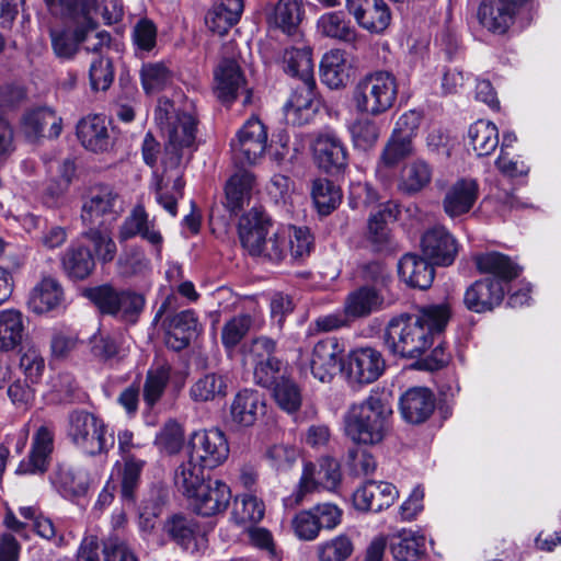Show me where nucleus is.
<instances>
[{"instance_id":"1","label":"nucleus","mask_w":561,"mask_h":561,"mask_svg":"<svg viewBox=\"0 0 561 561\" xmlns=\"http://www.w3.org/2000/svg\"><path fill=\"white\" fill-rule=\"evenodd\" d=\"M169 100L160 101L156 121L167 138L162 158L163 172L154 183L156 201L172 217L178 214V201L183 197L184 161L191 158L196 122L187 113H176Z\"/></svg>"},{"instance_id":"2","label":"nucleus","mask_w":561,"mask_h":561,"mask_svg":"<svg viewBox=\"0 0 561 561\" xmlns=\"http://www.w3.org/2000/svg\"><path fill=\"white\" fill-rule=\"evenodd\" d=\"M451 317L447 304L423 307L417 313H402L388 322L383 343L389 352L407 358L420 357L442 333Z\"/></svg>"},{"instance_id":"3","label":"nucleus","mask_w":561,"mask_h":561,"mask_svg":"<svg viewBox=\"0 0 561 561\" xmlns=\"http://www.w3.org/2000/svg\"><path fill=\"white\" fill-rule=\"evenodd\" d=\"M391 415L388 402L380 393L373 392L348 409L344 419L346 435L356 444H378L389 431Z\"/></svg>"},{"instance_id":"4","label":"nucleus","mask_w":561,"mask_h":561,"mask_svg":"<svg viewBox=\"0 0 561 561\" xmlns=\"http://www.w3.org/2000/svg\"><path fill=\"white\" fill-rule=\"evenodd\" d=\"M398 90L397 78L391 72L378 70L357 81L353 89L352 101L358 113L377 117L393 107Z\"/></svg>"},{"instance_id":"5","label":"nucleus","mask_w":561,"mask_h":561,"mask_svg":"<svg viewBox=\"0 0 561 561\" xmlns=\"http://www.w3.org/2000/svg\"><path fill=\"white\" fill-rule=\"evenodd\" d=\"M62 3L69 8V12L64 14L76 25V28L73 31L51 30L50 38L56 56L70 59L78 51L79 44L96 28L95 15L101 5H96L95 0H62Z\"/></svg>"},{"instance_id":"6","label":"nucleus","mask_w":561,"mask_h":561,"mask_svg":"<svg viewBox=\"0 0 561 561\" xmlns=\"http://www.w3.org/2000/svg\"><path fill=\"white\" fill-rule=\"evenodd\" d=\"M106 434L107 425L94 413L78 409L68 414L66 436L82 453L89 456L107 454L114 445V438Z\"/></svg>"},{"instance_id":"7","label":"nucleus","mask_w":561,"mask_h":561,"mask_svg":"<svg viewBox=\"0 0 561 561\" xmlns=\"http://www.w3.org/2000/svg\"><path fill=\"white\" fill-rule=\"evenodd\" d=\"M342 479L340 465L333 458H322L318 465L306 462L296 491L285 500V505H299L305 496L321 489L334 491Z\"/></svg>"},{"instance_id":"8","label":"nucleus","mask_w":561,"mask_h":561,"mask_svg":"<svg viewBox=\"0 0 561 561\" xmlns=\"http://www.w3.org/2000/svg\"><path fill=\"white\" fill-rule=\"evenodd\" d=\"M232 158L241 167L252 165L261 159L267 147V130L255 117L248 119L230 142Z\"/></svg>"},{"instance_id":"9","label":"nucleus","mask_w":561,"mask_h":561,"mask_svg":"<svg viewBox=\"0 0 561 561\" xmlns=\"http://www.w3.org/2000/svg\"><path fill=\"white\" fill-rule=\"evenodd\" d=\"M119 194L104 183L90 186L83 197L81 219L85 226H101L106 217L116 218L122 208Z\"/></svg>"},{"instance_id":"10","label":"nucleus","mask_w":561,"mask_h":561,"mask_svg":"<svg viewBox=\"0 0 561 561\" xmlns=\"http://www.w3.org/2000/svg\"><path fill=\"white\" fill-rule=\"evenodd\" d=\"M188 449V455L207 469L217 468L229 456L228 440L224 432L218 428L194 433Z\"/></svg>"},{"instance_id":"11","label":"nucleus","mask_w":561,"mask_h":561,"mask_svg":"<svg viewBox=\"0 0 561 561\" xmlns=\"http://www.w3.org/2000/svg\"><path fill=\"white\" fill-rule=\"evenodd\" d=\"M421 250L432 264L449 266L454 263L459 244L457 239L440 225L428 228L421 238Z\"/></svg>"},{"instance_id":"12","label":"nucleus","mask_w":561,"mask_h":561,"mask_svg":"<svg viewBox=\"0 0 561 561\" xmlns=\"http://www.w3.org/2000/svg\"><path fill=\"white\" fill-rule=\"evenodd\" d=\"M344 345L334 336L318 341L311 352L310 369L314 378L329 382L341 369Z\"/></svg>"},{"instance_id":"13","label":"nucleus","mask_w":561,"mask_h":561,"mask_svg":"<svg viewBox=\"0 0 561 561\" xmlns=\"http://www.w3.org/2000/svg\"><path fill=\"white\" fill-rule=\"evenodd\" d=\"M272 226L271 219L261 208L253 207L239 220V239L251 256H260Z\"/></svg>"},{"instance_id":"14","label":"nucleus","mask_w":561,"mask_h":561,"mask_svg":"<svg viewBox=\"0 0 561 561\" xmlns=\"http://www.w3.org/2000/svg\"><path fill=\"white\" fill-rule=\"evenodd\" d=\"M386 360L382 354L374 347H359L352 351L347 357V376L357 383H371L385 371Z\"/></svg>"},{"instance_id":"15","label":"nucleus","mask_w":561,"mask_h":561,"mask_svg":"<svg viewBox=\"0 0 561 561\" xmlns=\"http://www.w3.org/2000/svg\"><path fill=\"white\" fill-rule=\"evenodd\" d=\"M346 9L370 33H382L390 24V10L383 0H346Z\"/></svg>"},{"instance_id":"16","label":"nucleus","mask_w":561,"mask_h":561,"mask_svg":"<svg viewBox=\"0 0 561 561\" xmlns=\"http://www.w3.org/2000/svg\"><path fill=\"white\" fill-rule=\"evenodd\" d=\"M399 497L398 489L385 481H367L353 494L356 510L378 513L389 508Z\"/></svg>"},{"instance_id":"17","label":"nucleus","mask_w":561,"mask_h":561,"mask_svg":"<svg viewBox=\"0 0 561 561\" xmlns=\"http://www.w3.org/2000/svg\"><path fill=\"white\" fill-rule=\"evenodd\" d=\"M245 77L240 65L230 58L222 59L214 70V93L224 104H231L241 89Z\"/></svg>"},{"instance_id":"18","label":"nucleus","mask_w":561,"mask_h":561,"mask_svg":"<svg viewBox=\"0 0 561 561\" xmlns=\"http://www.w3.org/2000/svg\"><path fill=\"white\" fill-rule=\"evenodd\" d=\"M54 428L41 425L33 436L32 449L26 460L16 468L18 474L44 473L48 468V459L54 449Z\"/></svg>"},{"instance_id":"19","label":"nucleus","mask_w":561,"mask_h":561,"mask_svg":"<svg viewBox=\"0 0 561 561\" xmlns=\"http://www.w3.org/2000/svg\"><path fill=\"white\" fill-rule=\"evenodd\" d=\"M61 118L49 107H37L26 112L21 119L24 136L35 141L42 137L56 138L61 133Z\"/></svg>"},{"instance_id":"20","label":"nucleus","mask_w":561,"mask_h":561,"mask_svg":"<svg viewBox=\"0 0 561 561\" xmlns=\"http://www.w3.org/2000/svg\"><path fill=\"white\" fill-rule=\"evenodd\" d=\"M526 0H484L479 7L478 18L486 30L503 34L513 21L516 9Z\"/></svg>"},{"instance_id":"21","label":"nucleus","mask_w":561,"mask_h":561,"mask_svg":"<svg viewBox=\"0 0 561 561\" xmlns=\"http://www.w3.org/2000/svg\"><path fill=\"white\" fill-rule=\"evenodd\" d=\"M192 499L197 514L214 516L227 510L231 500V491L220 480H208Z\"/></svg>"},{"instance_id":"22","label":"nucleus","mask_w":561,"mask_h":561,"mask_svg":"<svg viewBox=\"0 0 561 561\" xmlns=\"http://www.w3.org/2000/svg\"><path fill=\"white\" fill-rule=\"evenodd\" d=\"M435 410V396L424 387H414L407 390L400 399L402 417L411 424L425 422Z\"/></svg>"},{"instance_id":"23","label":"nucleus","mask_w":561,"mask_h":561,"mask_svg":"<svg viewBox=\"0 0 561 561\" xmlns=\"http://www.w3.org/2000/svg\"><path fill=\"white\" fill-rule=\"evenodd\" d=\"M504 298V288L500 280L484 278L474 282L465 293L467 308L474 312L490 311Z\"/></svg>"},{"instance_id":"24","label":"nucleus","mask_w":561,"mask_h":561,"mask_svg":"<svg viewBox=\"0 0 561 561\" xmlns=\"http://www.w3.org/2000/svg\"><path fill=\"white\" fill-rule=\"evenodd\" d=\"M199 331L193 310H184L167 319L165 344L174 351L184 350Z\"/></svg>"},{"instance_id":"25","label":"nucleus","mask_w":561,"mask_h":561,"mask_svg":"<svg viewBox=\"0 0 561 561\" xmlns=\"http://www.w3.org/2000/svg\"><path fill=\"white\" fill-rule=\"evenodd\" d=\"M263 396L252 389L239 391L230 405V417L239 426L249 427L265 414Z\"/></svg>"},{"instance_id":"26","label":"nucleus","mask_w":561,"mask_h":561,"mask_svg":"<svg viewBox=\"0 0 561 561\" xmlns=\"http://www.w3.org/2000/svg\"><path fill=\"white\" fill-rule=\"evenodd\" d=\"M479 185L473 179H460L446 192L443 208L446 215L455 218L468 213L477 202Z\"/></svg>"},{"instance_id":"27","label":"nucleus","mask_w":561,"mask_h":561,"mask_svg":"<svg viewBox=\"0 0 561 561\" xmlns=\"http://www.w3.org/2000/svg\"><path fill=\"white\" fill-rule=\"evenodd\" d=\"M313 158L317 165L328 173H335L347 164V151L334 135H321L313 144Z\"/></svg>"},{"instance_id":"28","label":"nucleus","mask_w":561,"mask_h":561,"mask_svg":"<svg viewBox=\"0 0 561 561\" xmlns=\"http://www.w3.org/2000/svg\"><path fill=\"white\" fill-rule=\"evenodd\" d=\"M64 301V289L60 283L50 276L42 278L31 290L27 299L28 309L43 314L56 310Z\"/></svg>"},{"instance_id":"29","label":"nucleus","mask_w":561,"mask_h":561,"mask_svg":"<svg viewBox=\"0 0 561 561\" xmlns=\"http://www.w3.org/2000/svg\"><path fill=\"white\" fill-rule=\"evenodd\" d=\"M431 261L413 253L404 254L398 263L399 276L413 288L427 289L435 276Z\"/></svg>"},{"instance_id":"30","label":"nucleus","mask_w":561,"mask_h":561,"mask_svg":"<svg viewBox=\"0 0 561 561\" xmlns=\"http://www.w3.org/2000/svg\"><path fill=\"white\" fill-rule=\"evenodd\" d=\"M383 298L379 290L368 285L360 286L347 294L343 309L351 321L366 318L382 307Z\"/></svg>"},{"instance_id":"31","label":"nucleus","mask_w":561,"mask_h":561,"mask_svg":"<svg viewBox=\"0 0 561 561\" xmlns=\"http://www.w3.org/2000/svg\"><path fill=\"white\" fill-rule=\"evenodd\" d=\"M140 236L152 245H161L162 236L148 219L144 206H136L129 216L125 218L118 230V240L121 242Z\"/></svg>"},{"instance_id":"32","label":"nucleus","mask_w":561,"mask_h":561,"mask_svg":"<svg viewBox=\"0 0 561 561\" xmlns=\"http://www.w3.org/2000/svg\"><path fill=\"white\" fill-rule=\"evenodd\" d=\"M314 79L310 81L299 80L294 87L293 93L285 104L286 115L291 117L294 123L305 124L311 118L314 112Z\"/></svg>"},{"instance_id":"33","label":"nucleus","mask_w":561,"mask_h":561,"mask_svg":"<svg viewBox=\"0 0 561 561\" xmlns=\"http://www.w3.org/2000/svg\"><path fill=\"white\" fill-rule=\"evenodd\" d=\"M77 136L81 145L90 151L103 152L110 146V135L106 118L101 115H90L77 125Z\"/></svg>"},{"instance_id":"34","label":"nucleus","mask_w":561,"mask_h":561,"mask_svg":"<svg viewBox=\"0 0 561 561\" xmlns=\"http://www.w3.org/2000/svg\"><path fill=\"white\" fill-rule=\"evenodd\" d=\"M162 530L170 540L176 542L184 550L191 552L198 550V526L194 519L182 514H173L163 522ZM199 540L203 541L204 538L201 537Z\"/></svg>"},{"instance_id":"35","label":"nucleus","mask_w":561,"mask_h":561,"mask_svg":"<svg viewBox=\"0 0 561 561\" xmlns=\"http://www.w3.org/2000/svg\"><path fill=\"white\" fill-rule=\"evenodd\" d=\"M474 263L480 273L493 275L501 284L513 280L522 271L508 255L496 251L477 254Z\"/></svg>"},{"instance_id":"36","label":"nucleus","mask_w":561,"mask_h":561,"mask_svg":"<svg viewBox=\"0 0 561 561\" xmlns=\"http://www.w3.org/2000/svg\"><path fill=\"white\" fill-rule=\"evenodd\" d=\"M242 12V0H220L208 11L205 23L213 33L222 36L239 22Z\"/></svg>"},{"instance_id":"37","label":"nucleus","mask_w":561,"mask_h":561,"mask_svg":"<svg viewBox=\"0 0 561 561\" xmlns=\"http://www.w3.org/2000/svg\"><path fill=\"white\" fill-rule=\"evenodd\" d=\"M254 184V175L247 171L236 173L228 180L225 187V205L230 213L237 214L245 205H249Z\"/></svg>"},{"instance_id":"38","label":"nucleus","mask_w":561,"mask_h":561,"mask_svg":"<svg viewBox=\"0 0 561 561\" xmlns=\"http://www.w3.org/2000/svg\"><path fill=\"white\" fill-rule=\"evenodd\" d=\"M61 265L69 278L82 280L93 272L95 262L89 248L71 244L61 256Z\"/></svg>"},{"instance_id":"39","label":"nucleus","mask_w":561,"mask_h":561,"mask_svg":"<svg viewBox=\"0 0 561 561\" xmlns=\"http://www.w3.org/2000/svg\"><path fill=\"white\" fill-rule=\"evenodd\" d=\"M55 484L65 497H80L88 493L90 477L83 468L64 465L58 467Z\"/></svg>"},{"instance_id":"40","label":"nucleus","mask_w":561,"mask_h":561,"mask_svg":"<svg viewBox=\"0 0 561 561\" xmlns=\"http://www.w3.org/2000/svg\"><path fill=\"white\" fill-rule=\"evenodd\" d=\"M322 82L331 89L343 87L348 79V65L346 54L341 49H331L325 53L320 64Z\"/></svg>"},{"instance_id":"41","label":"nucleus","mask_w":561,"mask_h":561,"mask_svg":"<svg viewBox=\"0 0 561 561\" xmlns=\"http://www.w3.org/2000/svg\"><path fill=\"white\" fill-rule=\"evenodd\" d=\"M202 465L188 455V459L182 462L174 472V484L180 492L192 499L198 490L207 482L205 469Z\"/></svg>"},{"instance_id":"42","label":"nucleus","mask_w":561,"mask_h":561,"mask_svg":"<svg viewBox=\"0 0 561 561\" xmlns=\"http://www.w3.org/2000/svg\"><path fill=\"white\" fill-rule=\"evenodd\" d=\"M284 70L298 80H313L311 48L305 44L286 48L283 55Z\"/></svg>"},{"instance_id":"43","label":"nucleus","mask_w":561,"mask_h":561,"mask_svg":"<svg viewBox=\"0 0 561 561\" xmlns=\"http://www.w3.org/2000/svg\"><path fill=\"white\" fill-rule=\"evenodd\" d=\"M425 550L424 536L403 529L392 538L390 551L397 561H416Z\"/></svg>"},{"instance_id":"44","label":"nucleus","mask_w":561,"mask_h":561,"mask_svg":"<svg viewBox=\"0 0 561 561\" xmlns=\"http://www.w3.org/2000/svg\"><path fill=\"white\" fill-rule=\"evenodd\" d=\"M431 180V167L423 160H414L402 168L398 188L405 194H415L427 186Z\"/></svg>"},{"instance_id":"45","label":"nucleus","mask_w":561,"mask_h":561,"mask_svg":"<svg viewBox=\"0 0 561 561\" xmlns=\"http://www.w3.org/2000/svg\"><path fill=\"white\" fill-rule=\"evenodd\" d=\"M171 370L168 363H159L147 371L142 396L148 408H153L162 398L170 381Z\"/></svg>"},{"instance_id":"46","label":"nucleus","mask_w":561,"mask_h":561,"mask_svg":"<svg viewBox=\"0 0 561 561\" xmlns=\"http://www.w3.org/2000/svg\"><path fill=\"white\" fill-rule=\"evenodd\" d=\"M318 31L325 37L334 38L345 43H354L357 39V32L343 12H329L318 20Z\"/></svg>"},{"instance_id":"47","label":"nucleus","mask_w":561,"mask_h":561,"mask_svg":"<svg viewBox=\"0 0 561 561\" xmlns=\"http://www.w3.org/2000/svg\"><path fill=\"white\" fill-rule=\"evenodd\" d=\"M468 137L479 157L491 154L499 146V129L489 121L474 122L469 127Z\"/></svg>"},{"instance_id":"48","label":"nucleus","mask_w":561,"mask_h":561,"mask_svg":"<svg viewBox=\"0 0 561 561\" xmlns=\"http://www.w3.org/2000/svg\"><path fill=\"white\" fill-rule=\"evenodd\" d=\"M227 394V382L224 376L208 373L198 378L190 389V397L195 402H208L221 399Z\"/></svg>"},{"instance_id":"49","label":"nucleus","mask_w":561,"mask_h":561,"mask_svg":"<svg viewBox=\"0 0 561 561\" xmlns=\"http://www.w3.org/2000/svg\"><path fill=\"white\" fill-rule=\"evenodd\" d=\"M305 16L301 0H278L275 7V24L287 35H297Z\"/></svg>"},{"instance_id":"50","label":"nucleus","mask_w":561,"mask_h":561,"mask_svg":"<svg viewBox=\"0 0 561 561\" xmlns=\"http://www.w3.org/2000/svg\"><path fill=\"white\" fill-rule=\"evenodd\" d=\"M23 331L22 313L19 310L0 311V351L16 347L22 341Z\"/></svg>"},{"instance_id":"51","label":"nucleus","mask_w":561,"mask_h":561,"mask_svg":"<svg viewBox=\"0 0 561 561\" xmlns=\"http://www.w3.org/2000/svg\"><path fill=\"white\" fill-rule=\"evenodd\" d=\"M256 325L250 313H238L227 320L221 328V343L227 351H233L247 334Z\"/></svg>"},{"instance_id":"52","label":"nucleus","mask_w":561,"mask_h":561,"mask_svg":"<svg viewBox=\"0 0 561 561\" xmlns=\"http://www.w3.org/2000/svg\"><path fill=\"white\" fill-rule=\"evenodd\" d=\"M311 196L321 215L332 213L342 201L340 187L328 179H317L313 181Z\"/></svg>"},{"instance_id":"53","label":"nucleus","mask_w":561,"mask_h":561,"mask_svg":"<svg viewBox=\"0 0 561 561\" xmlns=\"http://www.w3.org/2000/svg\"><path fill=\"white\" fill-rule=\"evenodd\" d=\"M265 513L264 503L253 494H242L236 497L232 518L239 525L256 524Z\"/></svg>"},{"instance_id":"54","label":"nucleus","mask_w":561,"mask_h":561,"mask_svg":"<svg viewBox=\"0 0 561 561\" xmlns=\"http://www.w3.org/2000/svg\"><path fill=\"white\" fill-rule=\"evenodd\" d=\"M277 347V342L266 335H260L251 339L241 347L242 360L247 366H252L257 363L276 358L274 356Z\"/></svg>"},{"instance_id":"55","label":"nucleus","mask_w":561,"mask_h":561,"mask_svg":"<svg viewBox=\"0 0 561 561\" xmlns=\"http://www.w3.org/2000/svg\"><path fill=\"white\" fill-rule=\"evenodd\" d=\"M147 463L142 458H129L123 460L121 496L123 501L134 503L136 491L140 483L141 472Z\"/></svg>"},{"instance_id":"56","label":"nucleus","mask_w":561,"mask_h":561,"mask_svg":"<svg viewBox=\"0 0 561 561\" xmlns=\"http://www.w3.org/2000/svg\"><path fill=\"white\" fill-rule=\"evenodd\" d=\"M82 237L91 243L99 261L108 263L114 260L117 249L110 231L98 226H89V229L82 232Z\"/></svg>"},{"instance_id":"57","label":"nucleus","mask_w":561,"mask_h":561,"mask_svg":"<svg viewBox=\"0 0 561 561\" xmlns=\"http://www.w3.org/2000/svg\"><path fill=\"white\" fill-rule=\"evenodd\" d=\"M354 551L352 539L344 534L335 536L317 547L319 561H345Z\"/></svg>"},{"instance_id":"58","label":"nucleus","mask_w":561,"mask_h":561,"mask_svg":"<svg viewBox=\"0 0 561 561\" xmlns=\"http://www.w3.org/2000/svg\"><path fill=\"white\" fill-rule=\"evenodd\" d=\"M272 389L277 404L284 411L293 413L300 408L302 401L300 389L288 377H282Z\"/></svg>"},{"instance_id":"59","label":"nucleus","mask_w":561,"mask_h":561,"mask_svg":"<svg viewBox=\"0 0 561 561\" xmlns=\"http://www.w3.org/2000/svg\"><path fill=\"white\" fill-rule=\"evenodd\" d=\"M348 129L354 146L360 150L373 148L380 135L379 126L367 117L356 119Z\"/></svg>"},{"instance_id":"60","label":"nucleus","mask_w":561,"mask_h":561,"mask_svg":"<svg viewBox=\"0 0 561 561\" xmlns=\"http://www.w3.org/2000/svg\"><path fill=\"white\" fill-rule=\"evenodd\" d=\"M413 152L414 146L412 141L391 135L381 151L380 162L386 168H393L402 160L412 156Z\"/></svg>"},{"instance_id":"61","label":"nucleus","mask_w":561,"mask_h":561,"mask_svg":"<svg viewBox=\"0 0 561 561\" xmlns=\"http://www.w3.org/2000/svg\"><path fill=\"white\" fill-rule=\"evenodd\" d=\"M119 294V290L114 289L110 285H102L84 290V296L91 300L102 313L114 317L117 316Z\"/></svg>"},{"instance_id":"62","label":"nucleus","mask_w":561,"mask_h":561,"mask_svg":"<svg viewBox=\"0 0 561 561\" xmlns=\"http://www.w3.org/2000/svg\"><path fill=\"white\" fill-rule=\"evenodd\" d=\"M319 520L316 518L312 508L302 510L291 518L290 526L294 535L301 541L316 540L321 531Z\"/></svg>"},{"instance_id":"63","label":"nucleus","mask_w":561,"mask_h":561,"mask_svg":"<svg viewBox=\"0 0 561 561\" xmlns=\"http://www.w3.org/2000/svg\"><path fill=\"white\" fill-rule=\"evenodd\" d=\"M102 545L104 561H139L135 550L122 536L107 535Z\"/></svg>"},{"instance_id":"64","label":"nucleus","mask_w":561,"mask_h":561,"mask_svg":"<svg viewBox=\"0 0 561 561\" xmlns=\"http://www.w3.org/2000/svg\"><path fill=\"white\" fill-rule=\"evenodd\" d=\"M298 449L288 444H274L265 450V458L276 471H288L297 461Z\"/></svg>"}]
</instances>
